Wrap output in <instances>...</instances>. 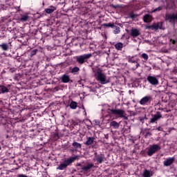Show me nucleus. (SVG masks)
<instances>
[{"label":"nucleus","mask_w":177,"mask_h":177,"mask_svg":"<svg viewBox=\"0 0 177 177\" xmlns=\"http://www.w3.org/2000/svg\"><path fill=\"white\" fill-rule=\"evenodd\" d=\"M77 158V156H75V157H71L65 160L63 163L60 164L59 167H57V169L59 171H64V169H66V168H67L68 165H70L71 164H73V162H74V161H75Z\"/></svg>","instance_id":"1"},{"label":"nucleus","mask_w":177,"mask_h":177,"mask_svg":"<svg viewBox=\"0 0 177 177\" xmlns=\"http://www.w3.org/2000/svg\"><path fill=\"white\" fill-rule=\"evenodd\" d=\"M96 74H97V80L102 85L109 84L110 82V80L107 79V76H106V74L103 73L102 71H97Z\"/></svg>","instance_id":"2"},{"label":"nucleus","mask_w":177,"mask_h":177,"mask_svg":"<svg viewBox=\"0 0 177 177\" xmlns=\"http://www.w3.org/2000/svg\"><path fill=\"white\" fill-rule=\"evenodd\" d=\"M91 57H92V53L78 55V56H76L75 59L79 64H84V63H85V62H86L88 59H91Z\"/></svg>","instance_id":"3"},{"label":"nucleus","mask_w":177,"mask_h":177,"mask_svg":"<svg viewBox=\"0 0 177 177\" xmlns=\"http://www.w3.org/2000/svg\"><path fill=\"white\" fill-rule=\"evenodd\" d=\"M111 114H115V115H119L120 118H124V120H128L125 111L122 109H110Z\"/></svg>","instance_id":"4"},{"label":"nucleus","mask_w":177,"mask_h":177,"mask_svg":"<svg viewBox=\"0 0 177 177\" xmlns=\"http://www.w3.org/2000/svg\"><path fill=\"white\" fill-rule=\"evenodd\" d=\"M158 150H161V147L158 145H153L149 149L147 154L151 157V156H153V154L155 153H157Z\"/></svg>","instance_id":"5"},{"label":"nucleus","mask_w":177,"mask_h":177,"mask_svg":"<svg viewBox=\"0 0 177 177\" xmlns=\"http://www.w3.org/2000/svg\"><path fill=\"white\" fill-rule=\"evenodd\" d=\"M94 154V161H96L98 164H102V162H104V160H106L104 154L100 153L97 155V152H95Z\"/></svg>","instance_id":"6"},{"label":"nucleus","mask_w":177,"mask_h":177,"mask_svg":"<svg viewBox=\"0 0 177 177\" xmlns=\"http://www.w3.org/2000/svg\"><path fill=\"white\" fill-rule=\"evenodd\" d=\"M147 80L151 84V85L156 86L158 84V79L155 76L149 75L147 77Z\"/></svg>","instance_id":"7"},{"label":"nucleus","mask_w":177,"mask_h":177,"mask_svg":"<svg viewBox=\"0 0 177 177\" xmlns=\"http://www.w3.org/2000/svg\"><path fill=\"white\" fill-rule=\"evenodd\" d=\"M150 102H151V96L147 95L140 100V104H141V106H146V104L150 103Z\"/></svg>","instance_id":"8"},{"label":"nucleus","mask_w":177,"mask_h":177,"mask_svg":"<svg viewBox=\"0 0 177 177\" xmlns=\"http://www.w3.org/2000/svg\"><path fill=\"white\" fill-rule=\"evenodd\" d=\"M130 35L133 38H136V37H139V35H140V30L136 28H132L130 30Z\"/></svg>","instance_id":"9"},{"label":"nucleus","mask_w":177,"mask_h":177,"mask_svg":"<svg viewBox=\"0 0 177 177\" xmlns=\"http://www.w3.org/2000/svg\"><path fill=\"white\" fill-rule=\"evenodd\" d=\"M160 118H162V115H161V112H157L156 114L153 115L150 122H151V124H154V122H156V121H158Z\"/></svg>","instance_id":"10"},{"label":"nucleus","mask_w":177,"mask_h":177,"mask_svg":"<svg viewBox=\"0 0 177 177\" xmlns=\"http://www.w3.org/2000/svg\"><path fill=\"white\" fill-rule=\"evenodd\" d=\"M174 161H175V158H169L163 162V165L165 167H169V165L174 164Z\"/></svg>","instance_id":"11"},{"label":"nucleus","mask_w":177,"mask_h":177,"mask_svg":"<svg viewBox=\"0 0 177 177\" xmlns=\"http://www.w3.org/2000/svg\"><path fill=\"white\" fill-rule=\"evenodd\" d=\"M84 145H86V146H93V145H95V138L93 137L87 138V140L84 142Z\"/></svg>","instance_id":"12"},{"label":"nucleus","mask_w":177,"mask_h":177,"mask_svg":"<svg viewBox=\"0 0 177 177\" xmlns=\"http://www.w3.org/2000/svg\"><path fill=\"white\" fill-rule=\"evenodd\" d=\"M60 80H61L62 82H63L64 84H68V82H69L71 81L70 75H68L67 74H64L60 77Z\"/></svg>","instance_id":"13"},{"label":"nucleus","mask_w":177,"mask_h":177,"mask_svg":"<svg viewBox=\"0 0 177 177\" xmlns=\"http://www.w3.org/2000/svg\"><path fill=\"white\" fill-rule=\"evenodd\" d=\"M95 167V165L93 163H88L82 167V170L84 171V172H88L91 168H93Z\"/></svg>","instance_id":"14"},{"label":"nucleus","mask_w":177,"mask_h":177,"mask_svg":"<svg viewBox=\"0 0 177 177\" xmlns=\"http://www.w3.org/2000/svg\"><path fill=\"white\" fill-rule=\"evenodd\" d=\"M166 20H177V14H166L165 15Z\"/></svg>","instance_id":"15"},{"label":"nucleus","mask_w":177,"mask_h":177,"mask_svg":"<svg viewBox=\"0 0 177 177\" xmlns=\"http://www.w3.org/2000/svg\"><path fill=\"white\" fill-rule=\"evenodd\" d=\"M153 30H164V28H162V22H158L157 24H153Z\"/></svg>","instance_id":"16"},{"label":"nucleus","mask_w":177,"mask_h":177,"mask_svg":"<svg viewBox=\"0 0 177 177\" xmlns=\"http://www.w3.org/2000/svg\"><path fill=\"white\" fill-rule=\"evenodd\" d=\"M151 19H153L151 15H150L149 14L145 15L143 17L144 23H150V22H151Z\"/></svg>","instance_id":"17"},{"label":"nucleus","mask_w":177,"mask_h":177,"mask_svg":"<svg viewBox=\"0 0 177 177\" xmlns=\"http://www.w3.org/2000/svg\"><path fill=\"white\" fill-rule=\"evenodd\" d=\"M110 127H113L114 129H118L120 128V123L116 121H112L110 122Z\"/></svg>","instance_id":"18"},{"label":"nucleus","mask_w":177,"mask_h":177,"mask_svg":"<svg viewBox=\"0 0 177 177\" xmlns=\"http://www.w3.org/2000/svg\"><path fill=\"white\" fill-rule=\"evenodd\" d=\"M72 146H73V147L75 150H78V149H82V145H81V143H79L77 142H73Z\"/></svg>","instance_id":"19"},{"label":"nucleus","mask_w":177,"mask_h":177,"mask_svg":"<svg viewBox=\"0 0 177 177\" xmlns=\"http://www.w3.org/2000/svg\"><path fill=\"white\" fill-rule=\"evenodd\" d=\"M124 47V44L121 42L117 43L115 45V49H117L118 50H122V48Z\"/></svg>","instance_id":"20"},{"label":"nucleus","mask_w":177,"mask_h":177,"mask_svg":"<svg viewBox=\"0 0 177 177\" xmlns=\"http://www.w3.org/2000/svg\"><path fill=\"white\" fill-rule=\"evenodd\" d=\"M0 91L2 92V93H6L8 92H9V89L5 86H0Z\"/></svg>","instance_id":"21"},{"label":"nucleus","mask_w":177,"mask_h":177,"mask_svg":"<svg viewBox=\"0 0 177 177\" xmlns=\"http://www.w3.org/2000/svg\"><path fill=\"white\" fill-rule=\"evenodd\" d=\"M151 173L150 172V171L147 170V169H145L144 171H143V174H142V176L144 177H150L151 176Z\"/></svg>","instance_id":"22"},{"label":"nucleus","mask_w":177,"mask_h":177,"mask_svg":"<svg viewBox=\"0 0 177 177\" xmlns=\"http://www.w3.org/2000/svg\"><path fill=\"white\" fill-rule=\"evenodd\" d=\"M0 48H1L3 50H8V49H9V46L8 45V44L3 43L0 44Z\"/></svg>","instance_id":"23"},{"label":"nucleus","mask_w":177,"mask_h":177,"mask_svg":"<svg viewBox=\"0 0 177 177\" xmlns=\"http://www.w3.org/2000/svg\"><path fill=\"white\" fill-rule=\"evenodd\" d=\"M69 106L71 109H72L73 110H75V109H77V104L76 102L72 101Z\"/></svg>","instance_id":"24"},{"label":"nucleus","mask_w":177,"mask_h":177,"mask_svg":"<svg viewBox=\"0 0 177 177\" xmlns=\"http://www.w3.org/2000/svg\"><path fill=\"white\" fill-rule=\"evenodd\" d=\"M53 8H47L45 10V12L46 13H48V14H50V13H53L55 12V10H56V8L55 7H52Z\"/></svg>","instance_id":"25"},{"label":"nucleus","mask_w":177,"mask_h":177,"mask_svg":"<svg viewBox=\"0 0 177 177\" xmlns=\"http://www.w3.org/2000/svg\"><path fill=\"white\" fill-rule=\"evenodd\" d=\"M78 71H80V68H78L77 66H75L72 68V70L71 71V73L72 74H77Z\"/></svg>","instance_id":"26"},{"label":"nucleus","mask_w":177,"mask_h":177,"mask_svg":"<svg viewBox=\"0 0 177 177\" xmlns=\"http://www.w3.org/2000/svg\"><path fill=\"white\" fill-rule=\"evenodd\" d=\"M129 17L130 19H136V17H138V15L133 13V12H130L129 13Z\"/></svg>","instance_id":"27"},{"label":"nucleus","mask_w":177,"mask_h":177,"mask_svg":"<svg viewBox=\"0 0 177 177\" xmlns=\"http://www.w3.org/2000/svg\"><path fill=\"white\" fill-rule=\"evenodd\" d=\"M104 27H111V28H114L115 26H114V24L109 23V24H104Z\"/></svg>","instance_id":"28"},{"label":"nucleus","mask_w":177,"mask_h":177,"mask_svg":"<svg viewBox=\"0 0 177 177\" xmlns=\"http://www.w3.org/2000/svg\"><path fill=\"white\" fill-rule=\"evenodd\" d=\"M28 20V15H21V21H27Z\"/></svg>","instance_id":"29"},{"label":"nucleus","mask_w":177,"mask_h":177,"mask_svg":"<svg viewBox=\"0 0 177 177\" xmlns=\"http://www.w3.org/2000/svg\"><path fill=\"white\" fill-rule=\"evenodd\" d=\"M38 52L37 49H34L30 52V57H32V56H35L37 55V53Z\"/></svg>","instance_id":"30"},{"label":"nucleus","mask_w":177,"mask_h":177,"mask_svg":"<svg viewBox=\"0 0 177 177\" xmlns=\"http://www.w3.org/2000/svg\"><path fill=\"white\" fill-rule=\"evenodd\" d=\"M128 62L129 63H136V61L133 59V57H131V56L128 57Z\"/></svg>","instance_id":"31"},{"label":"nucleus","mask_w":177,"mask_h":177,"mask_svg":"<svg viewBox=\"0 0 177 177\" xmlns=\"http://www.w3.org/2000/svg\"><path fill=\"white\" fill-rule=\"evenodd\" d=\"M141 57H142V59H144V60H149V55L146 53H142L141 55Z\"/></svg>","instance_id":"32"},{"label":"nucleus","mask_w":177,"mask_h":177,"mask_svg":"<svg viewBox=\"0 0 177 177\" xmlns=\"http://www.w3.org/2000/svg\"><path fill=\"white\" fill-rule=\"evenodd\" d=\"M115 34H118L120 32V27L115 26V29L114 30Z\"/></svg>","instance_id":"33"},{"label":"nucleus","mask_w":177,"mask_h":177,"mask_svg":"<svg viewBox=\"0 0 177 177\" xmlns=\"http://www.w3.org/2000/svg\"><path fill=\"white\" fill-rule=\"evenodd\" d=\"M160 10H162V6H159V7L156 8L155 10H153V12H158Z\"/></svg>","instance_id":"34"},{"label":"nucleus","mask_w":177,"mask_h":177,"mask_svg":"<svg viewBox=\"0 0 177 177\" xmlns=\"http://www.w3.org/2000/svg\"><path fill=\"white\" fill-rule=\"evenodd\" d=\"M168 5H171V7H167L169 9H174L175 8V4L174 3H170Z\"/></svg>","instance_id":"35"},{"label":"nucleus","mask_w":177,"mask_h":177,"mask_svg":"<svg viewBox=\"0 0 177 177\" xmlns=\"http://www.w3.org/2000/svg\"><path fill=\"white\" fill-rule=\"evenodd\" d=\"M146 28H147V30H150V29L153 30V25L147 26H146Z\"/></svg>","instance_id":"36"},{"label":"nucleus","mask_w":177,"mask_h":177,"mask_svg":"<svg viewBox=\"0 0 177 177\" xmlns=\"http://www.w3.org/2000/svg\"><path fill=\"white\" fill-rule=\"evenodd\" d=\"M111 7L114 8L115 9H117V8H120V6L112 4L111 5Z\"/></svg>","instance_id":"37"},{"label":"nucleus","mask_w":177,"mask_h":177,"mask_svg":"<svg viewBox=\"0 0 177 177\" xmlns=\"http://www.w3.org/2000/svg\"><path fill=\"white\" fill-rule=\"evenodd\" d=\"M147 136H151V133L150 132H147L145 134V138H147Z\"/></svg>","instance_id":"38"},{"label":"nucleus","mask_w":177,"mask_h":177,"mask_svg":"<svg viewBox=\"0 0 177 177\" xmlns=\"http://www.w3.org/2000/svg\"><path fill=\"white\" fill-rule=\"evenodd\" d=\"M170 41H171V44H176V41L174 39H171Z\"/></svg>","instance_id":"39"},{"label":"nucleus","mask_w":177,"mask_h":177,"mask_svg":"<svg viewBox=\"0 0 177 177\" xmlns=\"http://www.w3.org/2000/svg\"><path fill=\"white\" fill-rule=\"evenodd\" d=\"M136 68H138V67H140V64L138 62H136Z\"/></svg>","instance_id":"40"},{"label":"nucleus","mask_w":177,"mask_h":177,"mask_svg":"<svg viewBox=\"0 0 177 177\" xmlns=\"http://www.w3.org/2000/svg\"><path fill=\"white\" fill-rule=\"evenodd\" d=\"M157 130L158 131H162V128L159 127L157 128Z\"/></svg>","instance_id":"41"},{"label":"nucleus","mask_w":177,"mask_h":177,"mask_svg":"<svg viewBox=\"0 0 177 177\" xmlns=\"http://www.w3.org/2000/svg\"><path fill=\"white\" fill-rule=\"evenodd\" d=\"M95 123L97 125H99V124H100V122L99 121H95Z\"/></svg>","instance_id":"42"},{"label":"nucleus","mask_w":177,"mask_h":177,"mask_svg":"<svg viewBox=\"0 0 177 177\" xmlns=\"http://www.w3.org/2000/svg\"><path fill=\"white\" fill-rule=\"evenodd\" d=\"M82 109H83V110H85V108H84V106H83V108H82Z\"/></svg>","instance_id":"43"},{"label":"nucleus","mask_w":177,"mask_h":177,"mask_svg":"<svg viewBox=\"0 0 177 177\" xmlns=\"http://www.w3.org/2000/svg\"><path fill=\"white\" fill-rule=\"evenodd\" d=\"M78 166H79V167L81 166V164H79Z\"/></svg>","instance_id":"44"},{"label":"nucleus","mask_w":177,"mask_h":177,"mask_svg":"<svg viewBox=\"0 0 177 177\" xmlns=\"http://www.w3.org/2000/svg\"><path fill=\"white\" fill-rule=\"evenodd\" d=\"M85 114H86V111H84Z\"/></svg>","instance_id":"45"},{"label":"nucleus","mask_w":177,"mask_h":177,"mask_svg":"<svg viewBox=\"0 0 177 177\" xmlns=\"http://www.w3.org/2000/svg\"><path fill=\"white\" fill-rule=\"evenodd\" d=\"M0 150H1V147H0Z\"/></svg>","instance_id":"46"}]
</instances>
